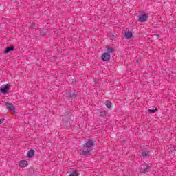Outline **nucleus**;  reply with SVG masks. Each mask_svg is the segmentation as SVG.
<instances>
[{
    "label": "nucleus",
    "instance_id": "f257e3e1",
    "mask_svg": "<svg viewBox=\"0 0 176 176\" xmlns=\"http://www.w3.org/2000/svg\"><path fill=\"white\" fill-rule=\"evenodd\" d=\"M94 146V141L93 139H87V141L85 143L82 150H80V155L82 156H89L91 155V148Z\"/></svg>",
    "mask_w": 176,
    "mask_h": 176
},
{
    "label": "nucleus",
    "instance_id": "f03ea898",
    "mask_svg": "<svg viewBox=\"0 0 176 176\" xmlns=\"http://www.w3.org/2000/svg\"><path fill=\"white\" fill-rule=\"evenodd\" d=\"M100 60L104 63H109V61H111V54L107 52L102 53L100 56Z\"/></svg>",
    "mask_w": 176,
    "mask_h": 176
},
{
    "label": "nucleus",
    "instance_id": "7ed1b4c3",
    "mask_svg": "<svg viewBox=\"0 0 176 176\" xmlns=\"http://www.w3.org/2000/svg\"><path fill=\"white\" fill-rule=\"evenodd\" d=\"M11 85L10 84L3 85L0 87V92L1 94H8L9 89H10Z\"/></svg>",
    "mask_w": 176,
    "mask_h": 176
},
{
    "label": "nucleus",
    "instance_id": "20e7f679",
    "mask_svg": "<svg viewBox=\"0 0 176 176\" xmlns=\"http://www.w3.org/2000/svg\"><path fill=\"white\" fill-rule=\"evenodd\" d=\"M64 117L66 118L67 123L68 122L70 123L69 120H74V116L72 115V111H67L64 114Z\"/></svg>",
    "mask_w": 176,
    "mask_h": 176
},
{
    "label": "nucleus",
    "instance_id": "39448f33",
    "mask_svg": "<svg viewBox=\"0 0 176 176\" xmlns=\"http://www.w3.org/2000/svg\"><path fill=\"white\" fill-rule=\"evenodd\" d=\"M151 170V166H149V164H147V165H145L140 168V174H146L147 173H149Z\"/></svg>",
    "mask_w": 176,
    "mask_h": 176
},
{
    "label": "nucleus",
    "instance_id": "423d86ee",
    "mask_svg": "<svg viewBox=\"0 0 176 176\" xmlns=\"http://www.w3.org/2000/svg\"><path fill=\"white\" fill-rule=\"evenodd\" d=\"M67 98H70L71 100H75L76 97H78V95L76 94V92L74 91H72V89H70L67 92Z\"/></svg>",
    "mask_w": 176,
    "mask_h": 176
},
{
    "label": "nucleus",
    "instance_id": "0eeeda50",
    "mask_svg": "<svg viewBox=\"0 0 176 176\" xmlns=\"http://www.w3.org/2000/svg\"><path fill=\"white\" fill-rule=\"evenodd\" d=\"M104 52L109 54H112V53H115V48L113 47H111L109 45H107L104 47Z\"/></svg>",
    "mask_w": 176,
    "mask_h": 176
},
{
    "label": "nucleus",
    "instance_id": "6e6552de",
    "mask_svg": "<svg viewBox=\"0 0 176 176\" xmlns=\"http://www.w3.org/2000/svg\"><path fill=\"white\" fill-rule=\"evenodd\" d=\"M6 107H7V109L8 111H12L13 112L16 111V107H14V105H13L12 103H9L8 102H5Z\"/></svg>",
    "mask_w": 176,
    "mask_h": 176
},
{
    "label": "nucleus",
    "instance_id": "1a4fd4ad",
    "mask_svg": "<svg viewBox=\"0 0 176 176\" xmlns=\"http://www.w3.org/2000/svg\"><path fill=\"white\" fill-rule=\"evenodd\" d=\"M139 21L144 23L148 20V15L146 14H141L139 16Z\"/></svg>",
    "mask_w": 176,
    "mask_h": 176
},
{
    "label": "nucleus",
    "instance_id": "9d476101",
    "mask_svg": "<svg viewBox=\"0 0 176 176\" xmlns=\"http://www.w3.org/2000/svg\"><path fill=\"white\" fill-rule=\"evenodd\" d=\"M140 155L142 156V157H149V156H151V155L149 154V151L145 148L142 150Z\"/></svg>",
    "mask_w": 176,
    "mask_h": 176
},
{
    "label": "nucleus",
    "instance_id": "9b49d317",
    "mask_svg": "<svg viewBox=\"0 0 176 176\" xmlns=\"http://www.w3.org/2000/svg\"><path fill=\"white\" fill-rule=\"evenodd\" d=\"M34 156H35V150L34 149L29 150L27 153V157H28V159H32Z\"/></svg>",
    "mask_w": 176,
    "mask_h": 176
},
{
    "label": "nucleus",
    "instance_id": "f8f14e48",
    "mask_svg": "<svg viewBox=\"0 0 176 176\" xmlns=\"http://www.w3.org/2000/svg\"><path fill=\"white\" fill-rule=\"evenodd\" d=\"M19 166L21 168H23L24 167H27V166H28V161H27V160H21L19 162Z\"/></svg>",
    "mask_w": 176,
    "mask_h": 176
},
{
    "label": "nucleus",
    "instance_id": "ddd939ff",
    "mask_svg": "<svg viewBox=\"0 0 176 176\" xmlns=\"http://www.w3.org/2000/svg\"><path fill=\"white\" fill-rule=\"evenodd\" d=\"M10 52H14V45H10V46L7 47L6 48V51L4 52V53L6 54H9V53H10Z\"/></svg>",
    "mask_w": 176,
    "mask_h": 176
},
{
    "label": "nucleus",
    "instance_id": "4468645a",
    "mask_svg": "<svg viewBox=\"0 0 176 176\" xmlns=\"http://www.w3.org/2000/svg\"><path fill=\"white\" fill-rule=\"evenodd\" d=\"M98 116L101 118V119H105L107 118V111L102 110L98 112Z\"/></svg>",
    "mask_w": 176,
    "mask_h": 176
},
{
    "label": "nucleus",
    "instance_id": "2eb2a0df",
    "mask_svg": "<svg viewBox=\"0 0 176 176\" xmlns=\"http://www.w3.org/2000/svg\"><path fill=\"white\" fill-rule=\"evenodd\" d=\"M124 36L126 39H130V38H133V32L130 31L125 32Z\"/></svg>",
    "mask_w": 176,
    "mask_h": 176
},
{
    "label": "nucleus",
    "instance_id": "dca6fc26",
    "mask_svg": "<svg viewBox=\"0 0 176 176\" xmlns=\"http://www.w3.org/2000/svg\"><path fill=\"white\" fill-rule=\"evenodd\" d=\"M106 107L108 108V109H111V108H112V102L108 100L106 101Z\"/></svg>",
    "mask_w": 176,
    "mask_h": 176
},
{
    "label": "nucleus",
    "instance_id": "f3484780",
    "mask_svg": "<svg viewBox=\"0 0 176 176\" xmlns=\"http://www.w3.org/2000/svg\"><path fill=\"white\" fill-rule=\"evenodd\" d=\"M69 176H79V173H78V170H74L72 171Z\"/></svg>",
    "mask_w": 176,
    "mask_h": 176
},
{
    "label": "nucleus",
    "instance_id": "a211bd4d",
    "mask_svg": "<svg viewBox=\"0 0 176 176\" xmlns=\"http://www.w3.org/2000/svg\"><path fill=\"white\" fill-rule=\"evenodd\" d=\"M148 112H149L150 113H155L157 112V108H155L154 109H148Z\"/></svg>",
    "mask_w": 176,
    "mask_h": 176
},
{
    "label": "nucleus",
    "instance_id": "6ab92c4d",
    "mask_svg": "<svg viewBox=\"0 0 176 176\" xmlns=\"http://www.w3.org/2000/svg\"><path fill=\"white\" fill-rule=\"evenodd\" d=\"M35 169L33 167H30L29 168V174H34Z\"/></svg>",
    "mask_w": 176,
    "mask_h": 176
},
{
    "label": "nucleus",
    "instance_id": "aec40b11",
    "mask_svg": "<svg viewBox=\"0 0 176 176\" xmlns=\"http://www.w3.org/2000/svg\"><path fill=\"white\" fill-rule=\"evenodd\" d=\"M118 49L121 52H124V46L123 45H120V47H118Z\"/></svg>",
    "mask_w": 176,
    "mask_h": 176
},
{
    "label": "nucleus",
    "instance_id": "412c9836",
    "mask_svg": "<svg viewBox=\"0 0 176 176\" xmlns=\"http://www.w3.org/2000/svg\"><path fill=\"white\" fill-rule=\"evenodd\" d=\"M3 122H5V118L0 119V124H2V123H3Z\"/></svg>",
    "mask_w": 176,
    "mask_h": 176
},
{
    "label": "nucleus",
    "instance_id": "4be33fe9",
    "mask_svg": "<svg viewBox=\"0 0 176 176\" xmlns=\"http://www.w3.org/2000/svg\"><path fill=\"white\" fill-rule=\"evenodd\" d=\"M136 62L138 63V64H140L141 63V58H139L136 60Z\"/></svg>",
    "mask_w": 176,
    "mask_h": 176
},
{
    "label": "nucleus",
    "instance_id": "5701e85b",
    "mask_svg": "<svg viewBox=\"0 0 176 176\" xmlns=\"http://www.w3.org/2000/svg\"><path fill=\"white\" fill-rule=\"evenodd\" d=\"M175 151H176L175 147H173V148L171 149L172 153L173 152H175Z\"/></svg>",
    "mask_w": 176,
    "mask_h": 176
},
{
    "label": "nucleus",
    "instance_id": "b1692460",
    "mask_svg": "<svg viewBox=\"0 0 176 176\" xmlns=\"http://www.w3.org/2000/svg\"><path fill=\"white\" fill-rule=\"evenodd\" d=\"M154 36H155L156 38H160V35H159V34H155V35H154Z\"/></svg>",
    "mask_w": 176,
    "mask_h": 176
},
{
    "label": "nucleus",
    "instance_id": "393cba45",
    "mask_svg": "<svg viewBox=\"0 0 176 176\" xmlns=\"http://www.w3.org/2000/svg\"><path fill=\"white\" fill-rule=\"evenodd\" d=\"M73 83H74V82H75V80H72V81Z\"/></svg>",
    "mask_w": 176,
    "mask_h": 176
},
{
    "label": "nucleus",
    "instance_id": "a878e982",
    "mask_svg": "<svg viewBox=\"0 0 176 176\" xmlns=\"http://www.w3.org/2000/svg\"><path fill=\"white\" fill-rule=\"evenodd\" d=\"M53 47V49H56V47Z\"/></svg>",
    "mask_w": 176,
    "mask_h": 176
}]
</instances>
